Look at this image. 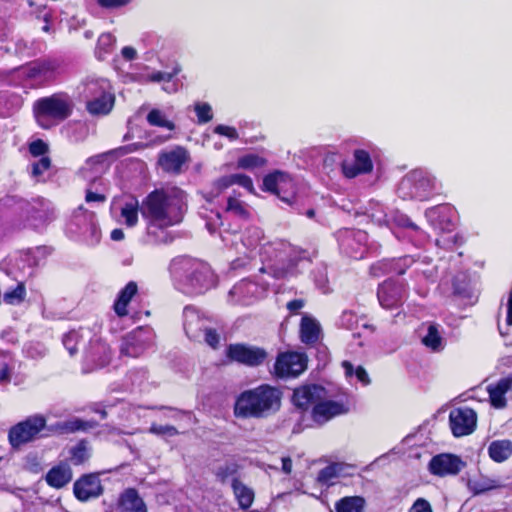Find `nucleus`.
I'll use <instances>...</instances> for the list:
<instances>
[{"mask_svg":"<svg viewBox=\"0 0 512 512\" xmlns=\"http://www.w3.org/2000/svg\"><path fill=\"white\" fill-rule=\"evenodd\" d=\"M185 192L180 188H173L170 191L164 189H154L139 204L133 197L131 201L126 202L121 208V216L125 220L127 227H135L139 221V213L146 221L147 234L154 238L156 244H168L173 241V236L168 232H163L159 238L154 228L166 230L182 222L185 211Z\"/></svg>","mask_w":512,"mask_h":512,"instance_id":"nucleus-1","label":"nucleus"},{"mask_svg":"<svg viewBox=\"0 0 512 512\" xmlns=\"http://www.w3.org/2000/svg\"><path fill=\"white\" fill-rule=\"evenodd\" d=\"M283 393L280 388L261 384L243 391L236 399L234 414L238 418H268L276 414L282 403Z\"/></svg>","mask_w":512,"mask_h":512,"instance_id":"nucleus-2","label":"nucleus"},{"mask_svg":"<svg viewBox=\"0 0 512 512\" xmlns=\"http://www.w3.org/2000/svg\"><path fill=\"white\" fill-rule=\"evenodd\" d=\"M74 103L66 92H55L49 96L40 97L32 105L33 117L42 129L53 126L71 117Z\"/></svg>","mask_w":512,"mask_h":512,"instance_id":"nucleus-3","label":"nucleus"},{"mask_svg":"<svg viewBox=\"0 0 512 512\" xmlns=\"http://www.w3.org/2000/svg\"><path fill=\"white\" fill-rule=\"evenodd\" d=\"M279 245L286 258L267 267H261L260 272L267 273L277 280L288 279L296 277L301 273L299 269L300 263L312 262V257L306 249L287 242H281Z\"/></svg>","mask_w":512,"mask_h":512,"instance_id":"nucleus-4","label":"nucleus"},{"mask_svg":"<svg viewBox=\"0 0 512 512\" xmlns=\"http://www.w3.org/2000/svg\"><path fill=\"white\" fill-rule=\"evenodd\" d=\"M398 190L403 199L427 201L434 195L436 179L415 170L402 179Z\"/></svg>","mask_w":512,"mask_h":512,"instance_id":"nucleus-5","label":"nucleus"},{"mask_svg":"<svg viewBox=\"0 0 512 512\" xmlns=\"http://www.w3.org/2000/svg\"><path fill=\"white\" fill-rule=\"evenodd\" d=\"M180 269L183 271L180 279L189 294L199 295L211 286L212 273L203 263L184 260Z\"/></svg>","mask_w":512,"mask_h":512,"instance_id":"nucleus-6","label":"nucleus"},{"mask_svg":"<svg viewBox=\"0 0 512 512\" xmlns=\"http://www.w3.org/2000/svg\"><path fill=\"white\" fill-rule=\"evenodd\" d=\"M46 426L47 419L44 415H31L10 428L8 432L9 442L13 448L18 449L38 439Z\"/></svg>","mask_w":512,"mask_h":512,"instance_id":"nucleus-7","label":"nucleus"},{"mask_svg":"<svg viewBox=\"0 0 512 512\" xmlns=\"http://www.w3.org/2000/svg\"><path fill=\"white\" fill-rule=\"evenodd\" d=\"M28 79L40 80L45 84L55 83L66 73V64L62 58H39L26 64Z\"/></svg>","mask_w":512,"mask_h":512,"instance_id":"nucleus-8","label":"nucleus"},{"mask_svg":"<svg viewBox=\"0 0 512 512\" xmlns=\"http://www.w3.org/2000/svg\"><path fill=\"white\" fill-rule=\"evenodd\" d=\"M377 299L380 306L386 310L400 308L408 296L407 284L394 278H387L377 286Z\"/></svg>","mask_w":512,"mask_h":512,"instance_id":"nucleus-9","label":"nucleus"},{"mask_svg":"<svg viewBox=\"0 0 512 512\" xmlns=\"http://www.w3.org/2000/svg\"><path fill=\"white\" fill-rule=\"evenodd\" d=\"M293 181L287 173L275 170L263 178L262 190L277 195L283 202L292 203L295 197Z\"/></svg>","mask_w":512,"mask_h":512,"instance_id":"nucleus-10","label":"nucleus"},{"mask_svg":"<svg viewBox=\"0 0 512 512\" xmlns=\"http://www.w3.org/2000/svg\"><path fill=\"white\" fill-rule=\"evenodd\" d=\"M416 262L410 255L398 258H384L372 263L369 267V275L373 278H380L385 275H404L406 271Z\"/></svg>","mask_w":512,"mask_h":512,"instance_id":"nucleus-11","label":"nucleus"},{"mask_svg":"<svg viewBox=\"0 0 512 512\" xmlns=\"http://www.w3.org/2000/svg\"><path fill=\"white\" fill-rule=\"evenodd\" d=\"M307 368V358L297 352H285L278 355L274 364V373L277 377H297Z\"/></svg>","mask_w":512,"mask_h":512,"instance_id":"nucleus-12","label":"nucleus"},{"mask_svg":"<svg viewBox=\"0 0 512 512\" xmlns=\"http://www.w3.org/2000/svg\"><path fill=\"white\" fill-rule=\"evenodd\" d=\"M153 342V332L151 328L140 326L127 334L123 339L121 353L131 357H137L148 348Z\"/></svg>","mask_w":512,"mask_h":512,"instance_id":"nucleus-13","label":"nucleus"},{"mask_svg":"<svg viewBox=\"0 0 512 512\" xmlns=\"http://www.w3.org/2000/svg\"><path fill=\"white\" fill-rule=\"evenodd\" d=\"M190 160L188 150L180 145L175 146L168 151H161L158 155V165L163 172L179 175L183 172V167Z\"/></svg>","mask_w":512,"mask_h":512,"instance_id":"nucleus-14","label":"nucleus"},{"mask_svg":"<svg viewBox=\"0 0 512 512\" xmlns=\"http://www.w3.org/2000/svg\"><path fill=\"white\" fill-rule=\"evenodd\" d=\"M449 422L453 435L461 437L475 430L477 415L473 409L467 407L455 408L450 411Z\"/></svg>","mask_w":512,"mask_h":512,"instance_id":"nucleus-15","label":"nucleus"},{"mask_svg":"<svg viewBox=\"0 0 512 512\" xmlns=\"http://www.w3.org/2000/svg\"><path fill=\"white\" fill-rule=\"evenodd\" d=\"M349 410V406L346 403L337 400H327L324 397L312 408L311 417L315 423L323 425L334 417L347 414Z\"/></svg>","mask_w":512,"mask_h":512,"instance_id":"nucleus-16","label":"nucleus"},{"mask_svg":"<svg viewBox=\"0 0 512 512\" xmlns=\"http://www.w3.org/2000/svg\"><path fill=\"white\" fill-rule=\"evenodd\" d=\"M227 356L233 361L248 366H258L264 362L267 353L261 348L235 344L228 347Z\"/></svg>","mask_w":512,"mask_h":512,"instance_id":"nucleus-17","label":"nucleus"},{"mask_svg":"<svg viewBox=\"0 0 512 512\" xmlns=\"http://www.w3.org/2000/svg\"><path fill=\"white\" fill-rule=\"evenodd\" d=\"M326 396L325 389L316 384H306L294 389L292 402L302 410L314 407L318 401Z\"/></svg>","mask_w":512,"mask_h":512,"instance_id":"nucleus-18","label":"nucleus"},{"mask_svg":"<svg viewBox=\"0 0 512 512\" xmlns=\"http://www.w3.org/2000/svg\"><path fill=\"white\" fill-rule=\"evenodd\" d=\"M258 290L255 282L243 279L230 289L228 302L232 305L248 306L258 298Z\"/></svg>","mask_w":512,"mask_h":512,"instance_id":"nucleus-19","label":"nucleus"},{"mask_svg":"<svg viewBox=\"0 0 512 512\" xmlns=\"http://www.w3.org/2000/svg\"><path fill=\"white\" fill-rule=\"evenodd\" d=\"M464 467V462L452 454H440L434 456L429 463V470L432 474L444 477L456 475Z\"/></svg>","mask_w":512,"mask_h":512,"instance_id":"nucleus-20","label":"nucleus"},{"mask_svg":"<svg viewBox=\"0 0 512 512\" xmlns=\"http://www.w3.org/2000/svg\"><path fill=\"white\" fill-rule=\"evenodd\" d=\"M73 490L77 499L87 501L98 497L102 493V486L98 475L89 474L78 479Z\"/></svg>","mask_w":512,"mask_h":512,"instance_id":"nucleus-21","label":"nucleus"},{"mask_svg":"<svg viewBox=\"0 0 512 512\" xmlns=\"http://www.w3.org/2000/svg\"><path fill=\"white\" fill-rule=\"evenodd\" d=\"M342 170L347 178H354L360 174L370 173L373 170V163L370 154L363 149L354 151V163H342Z\"/></svg>","mask_w":512,"mask_h":512,"instance_id":"nucleus-22","label":"nucleus"},{"mask_svg":"<svg viewBox=\"0 0 512 512\" xmlns=\"http://www.w3.org/2000/svg\"><path fill=\"white\" fill-rule=\"evenodd\" d=\"M138 293V285L135 281H129L117 294L113 304L115 314L123 318L130 313L129 304Z\"/></svg>","mask_w":512,"mask_h":512,"instance_id":"nucleus-23","label":"nucleus"},{"mask_svg":"<svg viewBox=\"0 0 512 512\" xmlns=\"http://www.w3.org/2000/svg\"><path fill=\"white\" fill-rule=\"evenodd\" d=\"M117 512H147V507L138 492L129 488L121 493L118 499Z\"/></svg>","mask_w":512,"mask_h":512,"instance_id":"nucleus-24","label":"nucleus"},{"mask_svg":"<svg viewBox=\"0 0 512 512\" xmlns=\"http://www.w3.org/2000/svg\"><path fill=\"white\" fill-rule=\"evenodd\" d=\"M421 331L425 332L422 336V343L432 351L438 352L444 349L445 339L442 336L440 325L437 323L424 324Z\"/></svg>","mask_w":512,"mask_h":512,"instance_id":"nucleus-25","label":"nucleus"},{"mask_svg":"<svg viewBox=\"0 0 512 512\" xmlns=\"http://www.w3.org/2000/svg\"><path fill=\"white\" fill-rule=\"evenodd\" d=\"M512 387V378L505 377L500 379L495 385L487 387L489 398L492 406L495 408H503L506 406L505 394Z\"/></svg>","mask_w":512,"mask_h":512,"instance_id":"nucleus-26","label":"nucleus"},{"mask_svg":"<svg viewBox=\"0 0 512 512\" xmlns=\"http://www.w3.org/2000/svg\"><path fill=\"white\" fill-rule=\"evenodd\" d=\"M488 455L496 463H502L512 456V441L494 440L488 446Z\"/></svg>","mask_w":512,"mask_h":512,"instance_id":"nucleus-27","label":"nucleus"},{"mask_svg":"<svg viewBox=\"0 0 512 512\" xmlns=\"http://www.w3.org/2000/svg\"><path fill=\"white\" fill-rule=\"evenodd\" d=\"M72 479V471L68 465L62 464L53 467L46 475L47 483L54 488H62Z\"/></svg>","mask_w":512,"mask_h":512,"instance_id":"nucleus-28","label":"nucleus"},{"mask_svg":"<svg viewBox=\"0 0 512 512\" xmlns=\"http://www.w3.org/2000/svg\"><path fill=\"white\" fill-rule=\"evenodd\" d=\"M231 487L239 506L244 510L250 508L254 501V491L238 478H233Z\"/></svg>","mask_w":512,"mask_h":512,"instance_id":"nucleus-29","label":"nucleus"},{"mask_svg":"<svg viewBox=\"0 0 512 512\" xmlns=\"http://www.w3.org/2000/svg\"><path fill=\"white\" fill-rule=\"evenodd\" d=\"M114 100L113 95L104 93L101 96L88 101L86 109L91 115H106L112 110Z\"/></svg>","mask_w":512,"mask_h":512,"instance_id":"nucleus-30","label":"nucleus"},{"mask_svg":"<svg viewBox=\"0 0 512 512\" xmlns=\"http://www.w3.org/2000/svg\"><path fill=\"white\" fill-rule=\"evenodd\" d=\"M453 295L462 300H467L468 303L473 304L476 301L470 280L466 276L455 277L453 279Z\"/></svg>","mask_w":512,"mask_h":512,"instance_id":"nucleus-31","label":"nucleus"},{"mask_svg":"<svg viewBox=\"0 0 512 512\" xmlns=\"http://www.w3.org/2000/svg\"><path fill=\"white\" fill-rule=\"evenodd\" d=\"M96 423L93 421H84L79 418H73L64 422H58L53 426V430L59 433H74L76 431H86L94 428Z\"/></svg>","mask_w":512,"mask_h":512,"instance_id":"nucleus-32","label":"nucleus"},{"mask_svg":"<svg viewBox=\"0 0 512 512\" xmlns=\"http://www.w3.org/2000/svg\"><path fill=\"white\" fill-rule=\"evenodd\" d=\"M366 501L361 496H346L335 503L336 512H363Z\"/></svg>","mask_w":512,"mask_h":512,"instance_id":"nucleus-33","label":"nucleus"},{"mask_svg":"<svg viewBox=\"0 0 512 512\" xmlns=\"http://www.w3.org/2000/svg\"><path fill=\"white\" fill-rule=\"evenodd\" d=\"M469 487L475 494H481L493 489L504 487L500 479L480 477L469 481Z\"/></svg>","mask_w":512,"mask_h":512,"instance_id":"nucleus-34","label":"nucleus"},{"mask_svg":"<svg viewBox=\"0 0 512 512\" xmlns=\"http://www.w3.org/2000/svg\"><path fill=\"white\" fill-rule=\"evenodd\" d=\"M233 194L234 195L229 196L227 199L226 211L233 213L241 219L248 220L250 218V212L246 208L245 203L239 199L241 194L238 193L236 196V191H233Z\"/></svg>","mask_w":512,"mask_h":512,"instance_id":"nucleus-35","label":"nucleus"},{"mask_svg":"<svg viewBox=\"0 0 512 512\" xmlns=\"http://www.w3.org/2000/svg\"><path fill=\"white\" fill-rule=\"evenodd\" d=\"M321 328L318 322H301L300 337L305 344H314L319 340Z\"/></svg>","mask_w":512,"mask_h":512,"instance_id":"nucleus-36","label":"nucleus"},{"mask_svg":"<svg viewBox=\"0 0 512 512\" xmlns=\"http://www.w3.org/2000/svg\"><path fill=\"white\" fill-rule=\"evenodd\" d=\"M146 119L151 126L166 128L170 131H173L176 128L175 123L173 121L167 120L163 112L156 108H153L149 111Z\"/></svg>","mask_w":512,"mask_h":512,"instance_id":"nucleus-37","label":"nucleus"},{"mask_svg":"<svg viewBox=\"0 0 512 512\" xmlns=\"http://www.w3.org/2000/svg\"><path fill=\"white\" fill-rule=\"evenodd\" d=\"M90 457V448L84 440L77 443L70 449V460L75 465H80Z\"/></svg>","mask_w":512,"mask_h":512,"instance_id":"nucleus-38","label":"nucleus"},{"mask_svg":"<svg viewBox=\"0 0 512 512\" xmlns=\"http://www.w3.org/2000/svg\"><path fill=\"white\" fill-rule=\"evenodd\" d=\"M238 472V465L232 462H226L224 464L219 465L215 470V476L219 482L222 484L226 483L229 480H233L236 478L235 475Z\"/></svg>","mask_w":512,"mask_h":512,"instance_id":"nucleus-39","label":"nucleus"},{"mask_svg":"<svg viewBox=\"0 0 512 512\" xmlns=\"http://www.w3.org/2000/svg\"><path fill=\"white\" fill-rule=\"evenodd\" d=\"M267 160L258 154H246L238 159V166L243 169H254L265 166Z\"/></svg>","mask_w":512,"mask_h":512,"instance_id":"nucleus-40","label":"nucleus"},{"mask_svg":"<svg viewBox=\"0 0 512 512\" xmlns=\"http://www.w3.org/2000/svg\"><path fill=\"white\" fill-rule=\"evenodd\" d=\"M342 366L345 370V374L346 376H352L353 373L356 375L357 379L363 384V385H368L370 383V378L368 376V373L366 372V370L362 367V366H358L355 370H354V367L353 365L348 362V361H344L342 363Z\"/></svg>","mask_w":512,"mask_h":512,"instance_id":"nucleus-41","label":"nucleus"},{"mask_svg":"<svg viewBox=\"0 0 512 512\" xmlns=\"http://www.w3.org/2000/svg\"><path fill=\"white\" fill-rule=\"evenodd\" d=\"M183 317L185 320H207L209 318L203 309L194 304L184 307Z\"/></svg>","mask_w":512,"mask_h":512,"instance_id":"nucleus-42","label":"nucleus"},{"mask_svg":"<svg viewBox=\"0 0 512 512\" xmlns=\"http://www.w3.org/2000/svg\"><path fill=\"white\" fill-rule=\"evenodd\" d=\"M195 112L198 123L205 124L212 120L213 112L208 103H199L195 105Z\"/></svg>","mask_w":512,"mask_h":512,"instance_id":"nucleus-43","label":"nucleus"},{"mask_svg":"<svg viewBox=\"0 0 512 512\" xmlns=\"http://www.w3.org/2000/svg\"><path fill=\"white\" fill-rule=\"evenodd\" d=\"M52 166V161L49 156L41 157L37 162H34L31 167V175L33 177H40L44 172L49 170Z\"/></svg>","mask_w":512,"mask_h":512,"instance_id":"nucleus-44","label":"nucleus"},{"mask_svg":"<svg viewBox=\"0 0 512 512\" xmlns=\"http://www.w3.org/2000/svg\"><path fill=\"white\" fill-rule=\"evenodd\" d=\"M26 289L23 283H19L15 288L4 294V300L7 303L21 302L25 298Z\"/></svg>","mask_w":512,"mask_h":512,"instance_id":"nucleus-45","label":"nucleus"},{"mask_svg":"<svg viewBox=\"0 0 512 512\" xmlns=\"http://www.w3.org/2000/svg\"><path fill=\"white\" fill-rule=\"evenodd\" d=\"M149 432L162 437H173L178 435V430L171 425H158L152 424L149 428Z\"/></svg>","mask_w":512,"mask_h":512,"instance_id":"nucleus-46","label":"nucleus"},{"mask_svg":"<svg viewBox=\"0 0 512 512\" xmlns=\"http://www.w3.org/2000/svg\"><path fill=\"white\" fill-rule=\"evenodd\" d=\"M28 151L33 157H43L49 151V146L44 140L36 139L29 143Z\"/></svg>","mask_w":512,"mask_h":512,"instance_id":"nucleus-47","label":"nucleus"},{"mask_svg":"<svg viewBox=\"0 0 512 512\" xmlns=\"http://www.w3.org/2000/svg\"><path fill=\"white\" fill-rule=\"evenodd\" d=\"M233 185L237 184L245 188L249 193H254V185L250 176L246 174L236 173L232 174Z\"/></svg>","mask_w":512,"mask_h":512,"instance_id":"nucleus-48","label":"nucleus"},{"mask_svg":"<svg viewBox=\"0 0 512 512\" xmlns=\"http://www.w3.org/2000/svg\"><path fill=\"white\" fill-rule=\"evenodd\" d=\"M233 186L232 174L222 176L213 182V187L216 191L215 196L220 195L224 190Z\"/></svg>","mask_w":512,"mask_h":512,"instance_id":"nucleus-49","label":"nucleus"},{"mask_svg":"<svg viewBox=\"0 0 512 512\" xmlns=\"http://www.w3.org/2000/svg\"><path fill=\"white\" fill-rule=\"evenodd\" d=\"M79 339V334L77 331H70L63 338V344L68 350L70 355H74L77 351L76 344Z\"/></svg>","mask_w":512,"mask_h":512,"instance_id":"nucleus-50","label":"nucleus"},{"mask_svg":"<svg viewBox=\"0 0 512 512\" xmlns=\"http://www.w3.org/2000/svg\"><path fill=\"white\" fill-rule=\"evenodd\" d=\"M214 132L218 135L227 137L231 141H235L239 138V134L236 128L228 125H217L214 129Z\"/></svg>","mask_w":512,"mask_h":512,"instance_id":"nucleus-51","label":"nucleus"},{"mask_svg":"<svg viewBox=\"0 0 512 512\" xmlns=\"http://www.w3.org/2000/svg\"><path fill=\"white\" fill-rule=\"evenodd\" d=\"M9 355L0 351V382L10 380Z\"/></svg>","mask_w":512,"mask_h":512,"instance_id":"nucleus-52","label":"nucleus"},{"mask_svg":"<svg viewBox=\"0 0 512 512\" xmlns=\"http://www.w3.org/2000/svg\"><path fill=\"white\" fill-rule=\"evenodd\" d=\"M336 475V468L334 466H327L319 472L318 481L323 484H329Z\"/></svg>","mask_w":512,"mask_h":512,"instance_id":"nucleus-53","label":"nucleus"},{"mask_svg":"<svg viewBox=\"0 0 512 512\" xmlns=\"http://www.w3.org/2000/svg\"><path fill=\"white\" fill-rule=\"evenodd\" d=\"M178 73V70H175L173 73L161 72L157 71L152 73L149 78L153 82H170L174 76Z\"/></svg>","mask_w":512,"mask_h":512,"instance_id":"nucleus-54","label":"nucleus"},{"mask_svg":"<svg viewBox=\"0 0 512 512\" xmlns=\"http://www.w3.org/2000/svg\"><path fill=\"white\" fill-rule=\"evenodd\" d=\"M409 512H432V508L427 500L418 498L410 508Z\"/></svg>","mask_w":512,"mask_h":512,"instance_id":"nucleus-55","label":"nucleus"},{"mask_svg":"<svg viewBox=\"0 0 512 512\" xmlns=\"http://www.w3.org/2000/svg\"><path fill=\"white\" fill-rule=\"evenodd\" d=\"M305 306L304 299H293L286 304V308L290 312L291 316L297 315L298 312Z\"/></svg>","mask_w":512,"mask_h":512,"instance_id":"nucleus-56","label":"nucleus"},{"mask_svg":"<svg viewBox=\"0 0 512 512\" xmlns=\"http://www.w3.org/2000/svg\"><path fill=\"white\" fill-rule=\"evenodd\" d=\"M131 0H97L98 4L107 9L119 8L130 3Z\"/></svg>","mask_w":512,"mask_h":512,"instance_id":"nucleus-57","label":"nucleus"},{"mask_svg":"<svg viewBox=\"0 0 512 512\" xmlns=\"http://www.w3.org/2000/svg\"><path fill=\"white\" fill-rule=\"evenodd\" d=\"M156 408L160 409V410H167L168 413L165 414L164 416L166 418H170V419H174V420L180 419L181 416H183V415H187L186 412L175 409V408H171V407L161 406V407H156Z\"/></svg>","mask_w":512,"mask_h":512,"instance_id":"nucleus-58","label":"nucleus"},{"mask_svg":"<svg viewBox=\"0 0 512 512\" xmlns=\"http://www.w3.org/2000/svg\"><path fill=\"white\" fill-rule=\"evenodd\" d=\"M205 341L212 348H216L219 344V335L214 330L208 329L205 332Z\"/></svg>","mask_w":512,"mask_h":512,"instance_id":"nucleus-59","label":"nucleus"},{"mask_svg":"<svg viewBox=\"0 0 512 512\" xmlns=\"http://www.w3.org/2000/svg\"><path fill=\"white\" fill-rule=\"evenodd\" d=\"M85 201L88 203L105 202L106 196L104 194H99V193L93 192L91 190H87L86 195H85Z\"/></svg>","mask_w":512,"mask_h":512,"instance_id":"nucleus-60","label":"nucleus"},{"mask_svg":"<svg viewBox=\"0 0 512 512\" xmlns=\"http://www.w3.org/2000/svg\"><path fill=\"white\" fill-rule=\"evenodd\" d=\"M121 54H122L123 58H125L126 60H129V61L134 60L137 56L136 50L131 46L123 47L121 50Z\"/></svg>","mask_w":512,"mask_h":512,"instance_id":"nucleus-61","label":"nucleus"},{"mask_svg":"<svg viewBox=\"0 0 512 512\" xmlns=\"http://www.w3.org/2000/svg\"><path fill=\"white\" fill-rule=\"evenodd\" d=\"M130 317L131 320H141L143 317H150V311L148 309L132 310Z\"/></svg>","mask_w":512,"mask_h":512,"instance_id":"nucleus-62","label":"nucleus"},{"mask_svg":"<svg viewBox=\"0 0 512 512\" xmlns=\"http://www.w3.org/2000/svg\"><path fill=\"white\" fill-rule=\"evenodd\" d=\"M512 322H498V330L501 336L505 337L509 334Z\"/></svg>","mask_w":512,"mask_h":512,"instance_id":"nucleus-63","label":"nucleus"},{"mask_svg":"<svg viewBox=\"0 0 512 512\" xmlns=\"http://www.w3.org/2000/svg\"><path fill=\"white\" fill-rule=\"evenodd\" d=\"M124 237H125V234H124L123 230L120 228H116L111 231L110 238L113 241H121L124 239Z\"/></svg>","mask_w":512,"mask_h":512,"instance_id":"nucleus-64","label":"nucleus"}]
</instances>
